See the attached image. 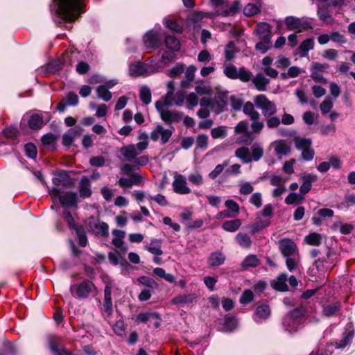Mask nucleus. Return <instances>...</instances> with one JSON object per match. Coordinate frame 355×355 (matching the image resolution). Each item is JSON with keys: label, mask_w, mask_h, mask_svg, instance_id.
<instances>
[{"label": "nucleus", "mask_w": 355, "mask_h": 355, "mask_svg": "<svg viewBox=\"0 0 355 355\" xmlns=\"http://www.w3.org/2000/svg\"><path fill=\"white\" fill-rule=\"evenodd\" d=\"M235 156L241 159L244 164H248L252 162L251 155L248 147L242 146L237 148L235 151Z\"/></svg>", "instance_id": "f704fd0d"}, {"label": "nucleus", "mask_w": 355, "mask_h": 355, "mask_svg": "<svg viewBox=\"0 0 355 355\" xmlns=\"http://www.w3.org/2000/svg\"><path fill=\"white\" fill-rule=\"evenodd\" d=\"M354 337V330L350 328H346L345 331L342 334L340 339H336L328 343L326 345H329V349H332L334 346L337 349H342L352 343Z\"/></svg>", "instance_id": "20e7f679"}, {"label": "nucleus", "mask_w": 355, "mask_h": 355, "mask_svg": "<svg viewBox=\"0 0 355 355\" xmlns=\"http://www.w3.org/2000/svg\"><path fill=\"white\" fill-rule=\"evenodd\" d=\"M157 130L158 132H160L161 143L162 144H166L172 136L173 131L164 128V127L161 125H157Z\"/></svg>", "instance_id": "864d4df0"}, {"label": "nucleus", "mask_w": 355, "mask_h": 355, "mask_svg": "<svg viewBox=\"0 0 355 355\" xmlns=\"http://www.w3.org/2000/svg\"><path fill=\"white\" fill-rule=\"evenodd\" d=\"M269 79L266 78L261 73H259L252 79V83L258 91H265L267 85L269 83Z\"/></svg>", "instance_id": "7c9ffc66"}, {"label": "nucleus", "mask_w": 355, "mask_h": 355, "mask_svg": "<svg viewBox=\"0 0 355 355\" xmlns=\"http://www.w3.org/2000/svg\"><path fill=\"white\" fill-rule=\"evenodd\" d=\"M261 10V3L260 1L255 3H249L243 8V14L247 17H252L259 14Z\"/></svg>", "instance_id": "cd10ccee"}, {"label": "nucleus", "mask_w": 355, "mask_h": 355, "mask_svg": "<svg viewBox=\"0 0 355 355\" xmlns=\"http://www.w3.org/2000/svg\"><path fill=\"white\" fill-rule=\"evenodd\" d=\"M306 308L302 304L290 311L282 322V325L284 326V329L291 334L297 332V327L296 326H293L292 328H289V322H292L295 324H301L304 323L306 320Z\"/></svg>", "instance_id": "f03ea898"}, {"label": "nucleus", "mask_w": 355, "mask_h": 355, "mask_svg": "<svg viewBox=\"0 0 355 355\" xmlns=\"http://www.w3.org/2000/svg\"><path fill=\"white\" fill-rule=\"evenodd\" d=\"M121 152L123 157L129 161L134 160L138 155V153L137 152L134 144H130L122 147Z\"/></svg>", "instance_id": "c9c22d12"}, {"label": "nucleus", "mask_w": 355, "mask_h": 355, "mask_svg": "<svg viewBox=\"0 0 355 355\" xmlns=\"http://www.w3.org/2000/svg\"><path fill=\"white\" fill-rule=\"evenodd\" d=\"M183 113L179 112L176 110L170 111L166 110V112H162L161 113L162 120L167 125H170L172 123L180 122Z\"/></svg>", "instance_id": "2eb2a0df"}, {"label": "nucleus", "mask_w": 355, "mask_h": 355, "mask_svg": "<svg viewBox=\"0 0 355 355\" xmlns=\"http://www.w3.org/2000/svg\"><path fill=\"white\" fill-rule=\"evenodd\" d=\"M162 241L161 239H153L150 240L149 246H146V249L151 254L155 256H160L163 254L161 249Z\"/></svg>", "instance_id": "2f4dec72"}, {"label": "nucleus", "mask_w": 355, "mask_h": 355, "mask_svg": "<svg viewBox=\"0 0 355 355\" xmlns=\"http://www.w3.org/2000/svg\"><path fill=\"white\" fill-rule=\"evenodd\" d=\"M64 62L60 58L50 60L45 66V76L49 74L58 73L64 66Z\"/></svg>", "instance_id": "aec40b11"}, {"label": "nucleus", "mask_w": 355, "mask_h": 355, "mask_svg": "<svg viewBox=\"0 0 355 355\" xmlns=\"http://www.w3.org/2000/svg\"><path fill=\"white\" fill-rule=\"evenodd\" d=\"M243 112L245 114L249 116L252 121H258L260 119L259 113L254 110L252 102L248 101L243 107Z\"/></svg>", "instance_id": "473e14b6"}, {"label": "nucleus", "mask_w": 355, "mask_h": 355, "mask_svg": "<svg viewBox=\"0 0 355 355\" xmlns=\"http://www.w3.org/2000/svg\"><path fill=\"white\" fill-rule=\"evenodd\" d=\"M295 144L297 150L307 149L311 146L312 141L311 139L308 138H295Z\"/></svg>", "instance_id": "09e8293b"}, {"label": "nucleus", "mask_w": 355, "mask_h": 355, "mask_svg": "<svg viewBox=\"0 0 355 355\" xmlns=\"http://www.w3.org/2000/svg\"><path fill=\"white\" fill-rule=\"evenodd\" d=\"M129 72L131 76L138 77L145 73L146 69L143 64L140 62L135 65H131L129 69Z\"/></svg>", "instance_id": "603ef678"}, {"label": "nucleus", "mask_w": 355, "mask_h": 355, "mask_svg": "<svg viewBox=\"0 0 355 355\" xmlns=\"http://www.w3.org/2000/svg\"><path fill=\"white\" fill-rule=\"evenodd\" d=\"M300 18L294 16H287L285 17L284 22L287 30L298 31Z\"/></svg>", "instance_id": "a19ab883"}, {"label": "nucleus", "mask_w": 355, "mask_h": 355, "mask_svg": "<svg viewBox=\"0 0 355 355\" xmlns=\"http://www.w3.org/2000/svg\"><path fill=\"white\" fill-rule=\"evenodd\" d=\"M260 40L261 41L256 44L255 49L263 54L272 47V41L269 38Z\"/></svg>", "instance_id": "c03bdc74"}, {"label": "nucleus", "mask_w": 355, "mask_h": 355, "mask_svg": "<svg viewBox=\"0 0 355 355\" xmlns=\"http://www.w3.org/2000/svg\"><path fill=\"white\" fill-rule=\"evenodd\" d=\"M78 191L80 196L83 198H87L92 196L91 182L87 176H83L81 178L79 182Z\"/></svg>", "instance_id": "6ab92c4d"}, {"label": "nucleus", "mask_w": 355, "mask_h": 355, "mask_svg": "<svg viewBox=\"0 0 355 355\" xmlns=\"http://www.w3.org/2000/svg\"><path fill=\"white\" fill-rule=\"evenodd\" d=\"M208 147V136L205 134L198 135L196 137V148L205 150Z\"/></svg>", "instance_id": "69168bd1"}, {"label": "nucleus", "mask_w": 355, "mask_h": 355, "mask_svg": "<svg viewBox=\"0 0 355 355\" xmlns=\"http://www.w3.org/2000/svg\"><path fill=\"white\" fill-rule=\"evenodd\" d=\"M24 150L26 157L31 159H35L37 155V150L36 146L31 142L27 143L24 146Z\"/></svg>", "instance_id": "4d7b16f0"}, {"label": "nucleus", "mask_w": 355, "mask_h": 355, "mask_svg": "<svg viewBox=\"0 0 355 355\" xmlns=\"http://www.w3.org/2000/svg\"><path fill=\"white\" fill-rule=\"evenodd\" d=\"M28 127L33 130H37L42 128L44 119L42 114H33L28 121Z\"/></svg>", "instance_id": "bb28decb"}, {"label": "nucleus", "mask_w": 355, "mask_h": 355, "mask_svg": "<svg viewBox=\"0 0 355 355\" xmlns=\"http://www.w3.org/2000/svg\"><path fill=\"white\" fill-rule=\"evenodd\" d=\"M254 297V295L252 290L245 289L243 291L239 298V302L243 305H246L251 303Z\"/></svg>", "instance_id": "3c124183"}, {"label": "nucleus", "mask_w": 355, "mask_h": 355, "mask_svg": "<svg viewBox=\"0 0 355 355\" xmlns=\"http://www.w3.org/2000/svg\"><path fill=\"white\" fill-rule=\"evenodd\" d=\"M157 312H146V313H139L136 318L137 322H143L146 323L153 318H157Z\"/></svg>", "instance_id": "bf43d9fd"}, {"label": "nucleus", "mask_w": 355, "mask_h": 355, "mask_svg": "<svg viewBox=\"0 0 355 355\" xmlns=\"http://www.w3.org/2000/svg\"><path fill=\"white\" fill-rule=\"evenodd\" d=\"M270 225V220H261L252 223L250 226L252 234H255Z\"/></svg>", "instance_id": "37998d69"}, {"label": "nucleus", "mask_w": 355, "mask_h": 355, "mask_svg": "<svg viewBox=\"0 0 355 355\" xmlns=\"http://www.w3.org/2000/svg\"><path fill=\"white\" fill-rule=\"evenodd\" d=\"M103 309L107 315H112L113 308L112 300V286H110V282L107 283L105 286Z\"/></svg>", "instance_id": "4468645a"}, {"label": "nucleus", "mask_w": 355, "mask_h": 355, "mask_svg": "<svg viewBox=\"0 0 355 355\" xmlns=\"http://www.w3.org/2000/svg\"><path fill=\"white\" fill-rule=\"evenodd\" d=\"M57 6L56 15L59 18V24H64L65 28H71L67 24H71L78 19L83 10L82 0H53Z\"/></svg>", "instance_id": "f257e3e1"}, {"label": "nucleus", "mask_w": 355, "mask_h": 355, "mask_svg": "<svg viewBox=\"0 0 355 355\" xmlns=\"http://www.w3.org/2000/svg\"><path fill=\"white\" fill-rule=\"evenodd\" d=\"M165 26L167 28L175 31L177 33H182L183 28L179 25L178 21L174 19H166Z\"/></svg>", "instance_id": "338daca9"}, {"label": "nucleus", "mask_w": 355, "mask_h": 355, "mask_svg": "<svg viewBox=\"0 0 355 355\" xmlns=\"http://www.w3.org/2000/svg\"><path fill=\"white\" fill-rule=\"evenodd\" d=\"M96 93L98 98L107 102L112 99V93L106 88V86L99 85L96 87Z\"/></svg>", "instance_id": "a18cd8bd"}, {"label": "nucleus", "mask_w": 355, "mask_h": 355, "mask_svg": "<svg viewBox=\"0 0 355 355\" xmlns=\"http://www.w3.org/2000/svg\"><path fill=\"white\" fill-rule=\"evenodd\" d=\"M341 309V304L340 302L326 305L323 307L322 314L325 317H332L335 315Z\"/></svg>", "instance_id": "72a5a7b5"}, {"label": "nucleus", "mask_w": 355, "mask_h": 355, "mask_svg": "<svg viewBox=\"0 0 355 355\" xmlns=\"http://www.w3.org/2000/svg\"><path fill=\"white\" fill-rule=\"evenodd\" d=\"M164 42L166 47L173 52H178L180 49V42L179 39L174 35H166Z\"/></svg>", "instance_id": "a878e982"}, {"label": "nucleus", "mask_w": 355, "mask_h": 355, "mask_svg": "<svg viewBox=\"0 0 355 355\" xmlns=\"http://www.w3.org/2000/svg\"><path fill=\"white\" fill-rule=\"evenodd\" d=\"M254 33L257 34L259 39L269 38L271 40L272 27L267 22H259L256 26Z\"/></svg>", "instance_id": "a211bd4d"}, {"label": "nucleus", "mask_w": 355, "mask_h": 355, "mask_svg": "<svg viewBox=\"0 0 355 355\" xmlns=\"http://www.w3.org/2000/svg\"><path fill=\"white\" fill-rule=\"evenodd\" d=\"M196 298V295L195 293L179 295L172 299V303L183 306L193 303Z\"/></svg>", "instance_id": "393cba45"}, {"label": "nucleus", "mask_w": 355, "mask_h": 355, "mask_svg": "<svg viewBox=\"0 0 355 355\" xmlns=\"http://www.w3.org/2000/svg\"><path fill=\"white\" fill-rule=\"evenodd\" d=\"M60 202L64 208L77 207L78 202V194L76 192L67 191L60 196Z\"/></svg>", "instance_id": "9b49d317"}, {"label": "nucleus", "mask_w": 355, "mask_h": 355, "mask_svg": "<svg viewBox=\"0 0 355 355\" xmlns=\"http://www.w3.org/2000/svg\"><path fill=\"white\" fill-rule=\"evenodd\" d=\"M300 179L302 181V184L300 188V192L302 196L308 193L312 187V183L315 182L318 180L316 175L313 173H309L307 175L303 174L300 176Z\"/></svg>", "instance_id": "f8f14e48"}, {"label": "nucleus", "mask_w": 355, "mask_h": 355, "mask_svg": "<svg viewBox=\"0 0 355 355\" xmlns=\"http://www.w3.org/2000/svg\"><path fill=\"white\" fill-rule=\"evenodd\" d=\"M140 100L145 105H148L151 102V92L148 87L144 85L139 89Z\"/></svg>", "instance_id": "79ce46f5"}, {"label": "nucleus", "mask_w": 355, "mask_h": 355, "mask_svg": "<svg viewBox=\"0 0 355 355\" xmlns=\"http://www.w3.org/2000/svg\"><path fill=\"white\" fill-rule=\"evenodd\" d=\"M211 136L213 139H223L227 136V126L219 125L211 130Z\"/></svg>", "instance_id": "49530a36"}, {"label": "nucleus", "mask_w": 355, "mask_h": 355, "mask_svg": "<svg viewBox=\"0 0 355 355\" xmlns=\"http://www.w3.org/2000/svg\"><path fill=\"white\" fill-rule=\"evenodd\" d=\"M236 241L242 247L250 248L252 245L250 237L247 234L239 233L236 236Z\"/></svg>", "instance_id": "8fccbe9b"}, {"label": "nucleus", "mask_w": 355, "mask_h": 355, "mask_svg": "<svg viewBox=\"0 0 355 355\" xmlns=\"http://www.w3.org/2000/svg\"><path fill=\"white\" fill-rule=\"evenodd\" d=\"M271 315V309L267 301H262L257 304L253 315V319L257 323H261Z\"/></svg>", "instance_id": "39448f33"}, {"label": "nucleus", "mask_w": 355, "mask_h": 355, "mask_svg": "<svg viewBox=\"0 0 355 355\" xmlns=\"http://www.w3.org/2000/svg\"><path fill=\"white\" fill-rule=\"evenodd\" d=\"M252 72L248 70L245 67L239 68L237 75V79L242 82H248L251 79Z\"/></svg>", "instance_id": "680f3d73"}, {"label": "nucleus", "mask_w": 355, "mask_h": 355, "mask_svg": "<svg viewBox=\"0 0 355 355\" xmlns=\"http://www.w3.org/2000/svg\"><path fill=\"white\" fill-rule=\"evenodd\" d=\"M55 177L53 178L52 182L54 186H62L64 188L68 189L73 187L74 183L73 179L68 174L67 171L64 170H59L55 173Z\"/></svg>", "instance_id": "0eeeda50"}, {"label": "nucleus", "mask_w": 355, "mask_h": 355, "mask_svg": "<svg viewBox=\"0 0 355 355\" xmlns=\"http://www.w3.org/2000/svg\"><path fill=\"white\" fill-rule=\"evenodd\" d=\"M76 234L78 238L79 245L82 247H85L87 244V238L86 231L83 226H80L76 230Z\"/></svg>", "instance_id": "5fc2aeb1"}, {"label": "nucleus", "mask_w": 355, "mask_h": 355, "mask_svg": "<svg viewBox=\"0 0 355 355\" xmlns=\"http://www.w3.org/2000/svg\"><path fill=\"white\" fill-rule=\"evenodd\" d=\"M173 191L180 195L191 193V189L187 185L186 178L180 174H175L173 182Z\"/></svg>", "instance_id": "9d476101"}, {"label": "nucleus", "mask_w": 355, "mask_h": 355, "mask_svg": "<svg viewBox=\"0 0 355 355\" xmlns=\"http://www.w3.org/2000/svg\"><path fill=\"white\" fill-rule=\"evenodd\" d=\"M137 282L151 290L157 289L159 284L153 278L147 276H141L137 278Z\"/></svg>", "instance_id": "ea45409f"}, {"label": "nucleus", "mask_w": 355, "mask_h": 355, "mask_svg": "<svg viewBox=\"0 0 355 355\" xmlns=\"http://www.w3.org/2000/svg\"><path fill=\"white\" fill-rule=\"evenodd\" d=\"M1 352H6V355H17V349L15 345L11 342L6 341L3 344V349Z\"/></svg>", "instance_id": "774afa93"}, {"label": "nucleus", "mask_w": 355, "mask_h": 355, "mask_svg": "<svg viewBox=\"0 0 355 355\" xmlns=\"http://www.w3.org/2000/svg\"><path fill=\"white\" fill-rule=\"evenodd\" d=\"M222 331L224 332L232 331L237 325L236 319L234 316L230 315H225L224 317L223 322L222 323Z\"/></svg>", "instance_id": "c85d7f7f"}, {"label": "nucleus", "mask_w": 355, "mask_h": 355, "mask_svg": "<svg viewBox=\"0 0 355 355\" xmlns=\"http://www.w3.org/2000/svg\"><path fill=\"white\" fill-rule=\"evenodd\" d=\"M225 259V256L221 252L216 251L211 253L208 264L210 267H217L223 264Z\"/></svg>", "instance_id": "b1692460"}, {"label": "nucleus", "mask_w": 355, "mask_h": 355, "mask_svg": "<svg viewBox=\"0 0 355 355\" xmlns=\"http://www.w3.org/2000/svg\"><path fill=\"white\" fill-rule=\"evenodd\" d=\"M81 128L76 126L74 128H70L67 132L62 135V145L67 148H70L76 139V137L79 134Z\"/></svg>", "instance_id": "f3484780"}, {"label": "nucleus", "mask_w": 355, "mask_h": 355, "mask_svg": "<svg viewBox=\"0 0 355 355\" xmlns=\"http://www.w3.org/2000/svg\"><path fill=\"white\" fill-rule=\"evenodd\" d=\"M227 3L220 8L216 10V15L222 17L233 16L240 12L241 5L239 0H234L232 5L229 8H225Z\"/></svg>", "instance_id": "1a4fd4ad"}, {"label": "nucleus", "mask_w": 355, "mask_h": 355, "mask_svg": "<svg viewBox=\"0 0 355 355\" xmlns=\"http://www.w3.org/2000/svg\"><path fill=\"white\" fill-rule=\"evenodd\" d=\"M47 345L49 350L54 355L62 346V339L56 335H49L47 337Z\"/></svg>", "instance_id": "412c9836"}, {"label": "nucleus", "mask_w": 355, "mask_h": 355, "mask_svg": "<svg viewBox=\"0 0 355 355\" xmlns=\"http://www.w3.org/2000/svg\"><path fill=\"white\" fill-rule=\"evenodd\" d=\"M225 207L227 210H224L220 213V215H224L227 217H235L239 213V205L233 200H227L225 202Z\"/></svg>", "instance_id": "4be33fe9"}, {"label": "nucleus", "mask_w": 355, "mask_h": 355, "mask_svg": "<svg viewBox=\"0 0 355 355\" xmlns=\"http://www.w3.org/2000/svg\"><path fill=\"white\" fill-rule=\"evenodd\" d=\"M241 225V220L239 218L231 220H227L224 222L222 225V228L230 232H234Z\"/></svg>", "instance_id": "e433bc0d"}, {"label": "nucleus", "mask_w": 355, "mask_h": 355, "mask_svg": "<svg viewBox=\"0 0 355 355\" xmlns=\"http://www.w3.org/2000/svg\"><path fill=\"white\" fill-rule=\"evenodd\" d=\"M304 241L312 246H320L322 243V237L319 233H310L304 238Z\"/></svg>", "instance_id": "4c0bfd02"}, {"label": "nucleus", "mask_w": 355, "mask_h": 355, "mask_svg": "<svg viewBox=\"0 0 355 355\" xmlns=\"http://www.w3.org/2000/svg\"><path fill=\"white\" fill-rule=\"evenodd\" d=\"M288 281V275L286 273H282L277 276L275 279L270 282L271 287L279 292H286L289 288L286 284Z\"/></svg>", "instance_id": "ddd939ff"}, {"label": "nucleus", "mask_w": 355, "mask_h": 355, "mask_svg": "<svg viewBox=\"0 0 355 355\" xmlns=\"http://www.w3.org/2000/svg\"><path fill=\"white\" fill-rule=\"evenodd\" d=\"M228 92L217 90L214 96V104L218 112H222L227 105Z\"/></svg>", "instance_id": "dca6fc26"}, {"label": "nucleus", "mask_w": 355, "mask_h": 355, "mask_svg": "<svg viewBox=\"0 0 355 355\" xmlns=\"http://www.w3.org/2000/svg\"><path fill=\"white\" fill-rule=\"evenodd\" d=\"M234 132L236 134H244L247 139L243 140V142L246 144L250 143L252 140V132L248 131V122L245 120L241 121L237 123L234 128Z\"/></svg>", "instance_id": "5701e85b"}, {"label": "nucleus", "mask_w": 355, "mask_h": 355, "mask_svg": "<svg viewBox=\"0 0 355 355\" xmlns=\"http://www.w3.org/2000/svg\"><path fill=\"white\" fill-rule=\"evenodd\" d=\"M291 150L289 145H288L284 141H279L275 148V151L277 155H286Z\"/></svg>", "instance_id": "13d9d810"}, {"label": "nucleus", "mask_w": 355, "mask_h": 355, "mask_svg": "<svg viewBox=\"0 0 355 355\" xmlns=\"http://www.w3.org/2000/svg\"><path fill=\"white\" fill-rule=\"evenodd\" d=\"M254 104L257 108L262 110L267 108L266 105H271L270 101H269L265 94H259L254 97Z\"/></svg>", "instance_id": "de8ad7c7"}, {"label": "nucleus", "mask_w": 355, "mask_h": 355, "mask_svg": "<svg viewBox=\"0 0 355 355\" xmlns=\"http://www.w3.org/2000/svg\"><path fill=\"white\" fill-rule=\"evenodd\" d=\"M96 288V287L92 280L85 279L80 283L71 285L69 291L73 296L80 299H87Z\"/></svg>", "instance_id": "7ed1b4c3"}, {"label": "nucleus", "mask_w": 355, "mask_h": 355, "mask_svg": "<svg viewBox=\"0 0 355 355\" xmlns=\"http://www.w3.org/2000/svg\"><path fill=\"white\" fill-rule=\"evenodd\" d=\"M333 107V102L330 96H327L320 105L322 114L329 113Z\"/></svg>", "instance_id": "0e129e2a"}, {"label": "nucleus", "mask_w": 355, "mask_h": 355, "mask_svg": "<svg viewBox=\"0 0 355 355\" xmlns=\"http://www.w3.org/2000/svg\"><path fill=\"white\" fill-rule=\"evenodd\" d=\"M303 196L297 193H291L285 198V203L286 205H293L294 203H301L303 200Z\"/></svg>", "instance_id": "e2e57ef3"}, {"label": "nucleus", "mask_w": 355, "mask_h": 355, "mask_svg": "<svg viewBox=\"0 0 355 355\" xmlns=\"http://www.w3.org/2000/svg\"><path fill=\"white\" fill-rule=\"evenodd\" d=\"M238 70L235 65L230 64L226 66L223 69V73L230 79H237Z\"/></svg>", "instance_id": "6e6d98bb"}, {"label": "nucleus", "mask_w": 355, "mask_h": 355, "mask_svg": "<svg viewBox=\"0 0 355 355\" xmlns=\"http://www.w3.org/2000/svg\"><path fill=\"white\" fill-rule=\"evenodd\" d=\"M58 139V136L49 132L42 136L41 142L44 146H51L52 150H55L57 149L56 141Z\"/></svg>", "instance_id": "c756f323"}, {"label": "nucleus", "mask_w": 355, "mask_h": 355, "mask_svg": "<svg viewBox=\"0 0 355 355\" xmlns=\"http://www.w3.org/2000/svg\"><path fill=\"white\" fill-rule=\"evenodd\" d=\"M144 44L147 49L155 50L162 44V40L159 33L153 31H148L143 37Z\"/></svg>", "instance_id": "423d86ee"}, {"label": "nucleus", "mask_w": 355, "mask_h": 355, "mask_svg": "<svg viewBox=\"0 0 355 355\" xmlns=\"http://www.w3.org/2000/svg\"><path fill=\"white\" fill-rule=\"evenodd\" d=\"M259 265V260L257 256L250 254L247 256L241 263V266L244 269L249 268H255Z\"/></svg>", "instance_id": "58836bf2"}, {"label": "nucleus", "mask_w": 355, "mask_h": 355, "mask_svg": "<svg viewBox=\"0 0 355 355\" xmlns=\"http://www.w3.org/2000/svg\"><path fill=\"white\" fill-rule=\"evenodd\" d=\"M314 48V40L313 38H307L304 40L299 46L298 49L304 53V55L309 50Z\"/></svg>", "instance_id": "052dcab7"}, {"label": "nucleus", "mask_w": 355, "mask_h": 355, "mask_svg": "<svg viewBox=\"0 0 355 355\" xmlns=\"http://www.w3.org/2000/svg\"><path fill=\"white\" fill-rule=\"evenodd\" d=\"M279 248L282 254L285 257L293 256L297 250L295 242L291 239H284L279 241Z\"/></svg>", "instance_id": "6e6552de"}]
</instances>
